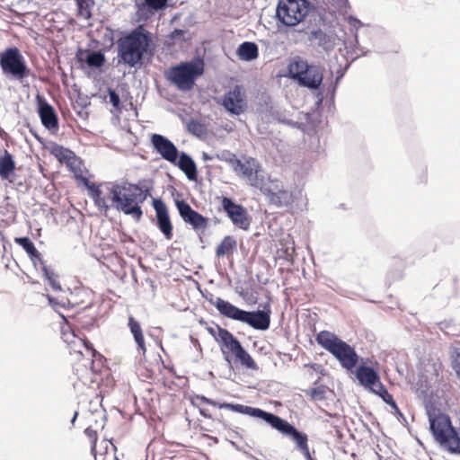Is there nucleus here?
<instances>
[{
    "label": "nucleus",
    "mask_w": 460,
    "mask_h": 460,
    "mask_svg": "<svg viewBox=\"0 0 460 460\" xmlns=\"http://www.w3.org/2000/svg\"><path fill=\"white\" fill-rule=\"evenodd\" d=\"M318 345L330 352L348 371L353 372L360 385L366 389L372 388L380 379L376 370L372 367L359 365L358 355L355 349L329 331H321L315 336Z\"/></svg>",
    "instance_id": "1"
},
{
    "label": "nucleus",
    "mask_w": 460,
    "mask_h": 460,
    "mask_svg": "<svg viewBox=\"0 0 460 460\" xmlns=\"http://www.w3.org/2000/svg\"><path fill=\"white\" fill-rule=\"evenodd\" d=\"M155 45L152 33L139 24L125 32L117 40L118 64L133 68L132 74L146 66V58L154 55Z\"/></svg>",
    "instance_id": "2"
},
{
    "label": "nucleus",
    "mask_w": 460,
    "mask_h": 460,
    "mask_svg": "<svg viewBox=\"0 0 460 460\" xmlns=\"http://www.w3.org/2000/svg\"><path fill=\"white\" fill-rule=\"evenodd\" d=\"M207 300L225 318L245 323L257 331H267L270 327L271 309L269 302L263 305L262 309L246 311L227 300L219 296H214L212 294H210L209 298L207 297Z\"/></svg>",
    "instance_id": "3"
},
{
    "label": "nucleus",
    "mask_w": 460,
    "mask_h": 460,
    "mask_svg": "<svg viewBox=\"0 0 460 460\" xmlns=\"http://www.w3.org/2000/svg\"><path fill=\"white\" fill-rule=\"evenodd\" d=\"M317 13L309 0H279L275 17L278 27L303 28L311 22Z\"/></svg>",
    "instance_id": "4"
},
{
    "label": "nucleus",
    "mask_w": 460,
    "mask_h": 460,
    "mask_svg": "<svg viewBox=\"0 0 460 460\" xmlns=\"http://www.w3.org/2000/svg\"><path fill=\"white\" fill-rule=\"evenodd\" d=\"M110 184L111 186L108 188V190L110 193L109 198L112 203L111 206L124 215L130 216L137 222L140 221L144 212L134 187H130L133 183L124 181Z\"/></svg>",
    "instance_id": "5"
},
{
    "label": "nucleus",
    "mask_w": 460,
    "mask_h": 460,
    "mask_svg": "<svg viewBox=\"0 0 460 460\" xmlns=\"http://www.w3.org/2000/svg\"><path fill=\"white\" fill-rule=\"evenodd\" d=\"M205 72L203 58L196 56L189 61L181 62L169 68L166 78L178 90L188 92L191 90L196 80Z\"/></svg>",
    "instance_id": "6"
},
{
    "label": "nucleus",
    "mask_w": 460,
    "mask_h": 460,
    "mask_svg": "<svg viewBox=\"0 0 460 460\" xmlns=\"http://www.w3.org/2000/svg\"><path fill=\"white\" fill-rule=\"evenodd\" d=\"M288 75L298 85L312 91L319 90L323 80V67L314 63H309L299 56H296L290 60L288 66Z\"/></svg>",
    "instance_id": "7"
},
{
    "label": "nucleus",
    "mask_w": 460,
    "mask_h": 460,
    "mask_svg": "<svg viewBox=\"0 0 460 460\" xmlns=\"http://www.w3.org/2000/svg\"><path fill=\"white\" fill-rule=\"evenodd\" d=\"M208 333L222 346L230 351L243 367L250 370H258L259 367L252 357L243 348L240 341L227 329L217 324V331L208 327Z\"/></svg>",
    "instance_id": "8"
},
{
    "label": "nucleus",
    "mask_w": 460,
    "mask_h": 460,
    "mask_svg": "<svg viewBox=\"0 0 460 460\" xmlns=\"http://www.w3.org/2000/svg\"><path fill=\"white\" fill-rule=\"evenodd\" d=\"M0 67L4 75L20 83L31 75V68L16 47H9L0 52Z\"/></svg>",
    "instance_id": "9"
},
{
    "label": "nucleus",
    "mask_w": 460,
    "mask_h": 460,
    "mask_svg": "<svg viewBox=\"0 0 460 460\" xmlns=\"http://www.w3.org/2000/svg\"><path fill=\"white\" fill-rule=\"evenodd\" d=\"M258 420H261L272 429L279 431L283 435L289 437L300 449L305 447L308 442V437L305 433L298 430L293 424L289 423L287 420L264 410H261Z\"/></svg>",
    "instance_id": "10"
},
{
    "label": "nucleus",
    "mask_w": 460,
    "mask_h": 460,
    "mask_svg": "<svg viewBox=\"0 0 460 460\" xmlns=\"http://www.w3.org/2000/svg\"><path fill=\"white\" fill-rule=\"evenodd\" d=\"M221 205L224 212L234 226L244 231L249 230L252 218L243 205L225 196L222 198Z\"/></svg>",
    "instance_id": "11"
},
{
    "label": "nucleus",
    "mask_w": 460,
    "mask_h": 460,
    "mask_svg": "<svg viewBox=\"0 0 460 460\" xmlns=\"http://www.w3.org/2000/svg\"><path fill=\"white\" fill-rule=\"evenodd\" d=\"M218 103L231 115L243 113L247 109V102L243 86L235 84L221 96Z\"/></svg>",
    "instance_id": "12"
},
{
    "label": "nucleus",
    "mask_w": 460,
    "mask_h": 460,
    "mask_svg": "<svg viewBox=\"0 0 460 460\" xmlns=\"http://www.w3.org/2000/svg\"><path fill=\"white\" fill-rule=\"evenodd\" d=\"M175 207L182 221L190 225L197 233H203L208 226V218L196 211L183 199L174 200Z\"/></svg>",
    "instance_id": "13"
},
{
    "label": "nucleus",
    "mask_w": 460,
    "mask_h": 460,
    "mask_svg": "<svg viewBox=\"0 0 460 460\" xmlns=\"http://www.w3.org/2000/svg\"><path fill=\"white\" fill-rule=\"evenodd\" d=\"M295 31L305 34L312 46L321 49L326 53H330L334 49L335 36L320 28H312L310 23L303 28L295 29Z\"/></svg>",
    "instance_id": "14"
},
{
    "label": "nucleus",
    "mask_w": 460,
    "mask_h": 460,
    "mask_svg": "<svg viewBox=\"0 0 460 460\" xmlns=\"http://www.w3.org/2000/svg\"><path fill=\"white\" fill-rule=\"evenodd\" d=\"M35 100L37 112L42 126L52 134H55L59 128L58 116L55 108L40 93L36 95Z\"/></svg>",
    "instance_id": "15"
},
{
    "label": "nucleus",
    "mask_w": 460,
    "mask_h": 460,
    "mask_svg": "<svg viewBox=\"0 0 460 460\" xmlns=\"http://www.w3.org/2000/svg\"><path fill=\"white\" fill-rule=\"evenodd\" d=\"M152 206L155 212V225L166 240H171L173 235V226L171 221L168 208L161 198H155Z\"/></svg>",
    "instance_id": "16"
},
{
    "label": "nucleus",
    "mask_w": 460,
    "mask_h": 460,
    "mask_svg": "<svg viewBox=\"0 0 460 460\" xmlns=\"http://www.w3.org/2000/svg\"><path fill=\"white\" fill-rule=\"evenodd\" d=\"M150 143L154 150L160 155V156L171 163H174L175 156H179V150L172 141L167 137L154 133L151 135Z\"/></svg>",
    "instance_id": "17"
},
{
    "label": "nucleus",
    "mask_w": 460,
    "mask_h": 460,
    "mask_svg": "<svg viewBox=\"0 0 460 460\" xmlns=\"http://www.w3.org/2000/svg\"><path fill=\"white\" fill-rule=\"evenodd\" d=\"M435 441L451 454L460 455V435L451 424L433 436Z\"/></svg>",
    "instance_id": "18"
},
{
    "label": "nucleus",
    "mask_w": 460,
    "mask_h": 460,
    "mask_svg": "<svg viewBox=\"0 0 460 460\" xmlns=\"http://www.w3.org/2000/svg\"><path fill=\"white\" fill-rule=\"evenodd\" d=\"M264 195L267 197L270 204L277 208H288L294 202V197L291 191L283 189L279 181H271V185L265 190Z\"/></svg>",
    "instance_id": "19"
},
{
    "label": "nucleus",
    "mask_w": 460,
    "mask_h": 460,
    "mask_svg": "<svg viewBox=\"0 0 460 460\" xmlns=\"http://www.w3.org/2000/svg\"><path fill=\"white\" fill-rule=\"evenodd\" d=\"M168 0H136L138 20L146 21L167 6Z\"/></svg>",
    "instance_id": "20"
},
{
    "label": "nucleus",
    "mask_w": 460,
    "mask_h": 460,
    "mask_svg": "<svg viewBox=\"0 0 460 460\" xmlns=\"http://www.w3.org/2000/svg\"><path fill=\"white\" fill-rule=\"evenodd\" d=\"M172 165L177 166L187 177L189 181H195L198 179V168L193 158L184 151L179 152V156H175Z\"/></svg>",
    "instance_id": "21"
},
{
    "label": "nucleus",
    "mask_w": 460,
    "mask_h": 460,
    "mask_svg": "<svg viewBox=\"0 0 460 460\" xmlns=\"http://www.w3.org/2000/svg\"><path fill=\"white\" fill-rule=\"evenodd\" d=\"M75 58L81 65H86L90 68H101L106 62V58L103 52L90 51L79 49L76 51Z\"/></svg>",
    "instance_id": "22"
},
{
    "label": "nucleus",
    "mask_w": 460,
    "mask_h": 460,
    "mask_svg": "<svg viewBox=\"0 0 460 460\" xmlns=\"http://www.w3.org/2000/svg\"><path fill=\"white\" fill-rule=\"evenodd\" d=\"M435 411V407L426 406V412L429 423V430L432 436L446 428V426L451 427L452 422L450 417L447 414L442 412L436 413Z\"/></svg>",
    "instance_id": "23"
},
{
    "label": "nucleus",
    "mask_w": 460,
    "mask_h": 460,
    "mask_svg": "<svg viewBox=\"0 0 460 460\" xmlns=\"http://www.w3.org/2000/svg\"><path fill=\"white\" fill-rule=\"evenodd\" d=\"M81 181L89 192V197L93 200L94 205L100 211L105 213L110 210L111 207L105 198L102 196V190L100 186L94 182L90 181L86 177L81 176Z\"/></svg>",
    "instance_id": "24"
},
{
    "label": "nucleus",
    "mask_w": 460,
    "mask_h": 460,
    "mask_svg": "<svg viewBox=\"0 0 460 460\" xmlns=\"http://www.w3.org/2000/svg\"><path fill=\"white\" fill-rule=\"evenodd\" d=\"M208 405L218 407L219 409H226L232 411L234 412H237L243 415H247L254 419H258L259 414L261 412V408L252 407L248 405H243L240 403H233V402H218L212 399H208Z\"/></svg>",
    "instance_id": "25"
},
{
    "label": "nucleus",
    "mask_w": 460,
    "mask_h": 460,
    "mask_svg": "<svg viewBox=\"0 0 460 460\" xmlns=\"http://www.w3.org/2000/svg\"><path fill=\"white\" fill-rule=\"evenodd\" d=\"M45 148L49 150L50 155L61 164H66L68 167H72L73 162L75 160V154L63 146L58 145L56 142L50 141Z\"/></svg>",
    "instance_id": "26"
},
{
    "label": "nucleus",
    "mask_w": 460,
    "mask_h": 460,
    "mask_svg": "<svg viewBox=\"0 0 460 460\" xmlns=\"http://www.w3.org/2000/svg\"><path fill=\"white\" fill-rule=\"evenodd\" d=\"M15 169L16 164L13 155L4 149L0 155V178L14 183Z\"/></svg>",
    "instance_id": "27"
},
{
    "label": "nucleus",
    "mask_w": 460,
    "mask_h": 460,
    "mask_svg": "<svg viewBox=\"0 0 460 460\" xmlns=\"http://www.w3.org/2000/svg\"><path fill=\"white\" fill-rule=\"evenodd\" d=\"M15 243L19 244L28 254L31 261L36 266L37 263H40L44 260L42 259L41 253L37 250L33 242L27 236H21L15 238Z\"/></svg>",
    "instance_id": "28"
},
{
    "label": "nucleus",
    "mask_w": 460,
    "mask_h": 460,
    "mask_svg": "<svg viewBox=\"0 0 460 460\" xmlns=\"http://www.w3.org/2000/svg\"><path fill=\"white\" fill-rule=\"evenodd\" d=\"M128 326L129 328L130 333L132 334L134 341L137 346L138 351H141L143 355L146 352L145 338L143 334V331L139 322L135 319L133 316L128 317Z\"/></svg>",
    "instance_id": "29"
},
{
    "label": "nucleus",
    "mask_w": 460,
    "mask_h": 460,
    "mask_svg": "<svg viewBox=\"0 0 460 460\" xmlns=\"http://www.w3.org/2000/svg\"><path fill=\"white\" fill-rule=\"evenodd\" d=\"M236 55L243 61H252L259 56L258 45L252 41H243L238 46Z\"/></svg>",
    "instance_id": "30"
},
{
    "label": "nucleus",
    "mask_w": 460,
    "mask_h": 460,
    "mask_svg": "<svg viewBox=\"0 0 460 460\" xmlns=\"http://www.w3.org/2000/svg\"><path fill=\"white\" fill-rule=\"evenodd\" d=\"M258 164L259 163L257 160L252 157L247 158L245 162H242L240 159H238L233 168V171L237 176L248 180L249 177L252 176V172L255 170Z\"/></svg>",
    "instance_id": "31"
},
{
    "label": "nucleus",
    "mask_w": 460,
    "mask_h": 460,
    "mask_svg": "<svg viewBox=\"0 0 460 460\" xmlns=\"http://www.w3.org/2000/svg\"><path fill=\"white\" fill-rule=\"evenodd\" d=\"M40 265L43 277L48 284L51 287L52 290L59 293H66V291L62 288L59 281L58 280V275L54 271V270L49 267L45 261H41Z\"/></svg>",
    "instance_id": "32"
},
{
    "label": "nucleus",
    "mask_w": 460,
    "mask_h": 460,
    "mask_svg": "<svg viewBox=\"0 0 460 460\" xmlns=\"http://www.w3.org/2000/svg\"><path fill=\"white\" fill-rule=\"evenodd\" d=\"M236 240L232 235H226L223 238L220 243L216 248V255L217 257H224L229 252L236 249Z\"/></svg>",
    "instance_id": "33"
},
{
    "label": "nucleus",
    "mask_w": 460,
    "mask_h": 460,
    "mask_svg": "<svg viewBox=\"0 0 460 460\" xmlns=\"http://www.w3.org/2000/svg\"><path fill=\"white\" fill-rule=\"evenodd\" d=\"M345 48L348 49V53L351 54L352 60H355L362 56H366L368 53V50L366 49V48L360 46L357 33L354 35L352 40L349 42L345 41Z\"/></svg>",
    "instance_id": "34"
},
{
    "label": "nucleus",
    "mask_w": 460,
    "mask_h": 460,
    "mask_svg": "<svg viewBox=\"0 0 460 460\" xmlns=\"http://www.w3.org/2000/svg\"><path fill=\"white\" fill-rule=\"evenodd\" d=\"M261 166L258 164L252 172V176L249 177L248 181L252 187L260 189V190L264 194L265 190H268L270 185L267 184L263 175L261 174Z\"/></svg>",
    "instance_id": "35"
},
{
    "label": "nucleus",
    "mask_w": 460,
    "mask_h": 460,
    "mask_svg": "<svg viewBox=\"0 0 460 460\" xmlns=\"http://www.w3.org/2000/svg\"><path fill=\"white\" fill-rule=\"evenodd\" d=\"M43 296L48 299L49 306L55 312L58 313L59 314H60L59 310L61 308L66 309L70 305L69 299L62 295H59L58 296H53L49 294H44Z\"/></svg>",
    "instance_id": "36"
},
{
    "label": "nucleus",
    "mask_w": 460,
    "mask_h": 460,
    "mask_svg": "<svg viewBox=\"0 0 460 460\" xmlns=\"http://www.w3.org/2000/svg\"><path fill=\"white\" fill-rule=\"evenodd\" d=\"M130 187H134L141 204H143L148 197L152 196L153 186L149 182L139 181L137 183H133Z\"/></svg>",
    "instance_id": "37"
},
{
    "label": "nucleus",
    "mask_w": 460,
    "mask_h": 460,
    "mask_svg": "<svg viewBox=\"0 0 460 460\" xmlns=\"http://www.w3.org/2000/svg\"><path fill=\"white\" fill-rule=\"evenodd\" d=\"M187 129L191 135L199 138L205 137L208 133L206 125L195 119H190L188 121Z\"/></svg>",
    "instance_id": "38"
},
{
    "label": "nucleus",
    "mask_w": 460,
    "mask_h": 460,
    "mask_svg": "<svg viewBox=\"0 0 460 460\" xmlns=\"http://www.w3.org/2000/svg\"><path fill=\"white\" fill-rule=\"evenodd\" d=\"M94 5V0H78L76 2L77 14L86 20L92 18L91 7Z\"/></svg>",
    "instance_id": "39"
},
{
    "label": "nucleus",
    "mask_w": 460,
    "mask_h": 460,
    "mask_svg": "<svg viewBox=\"0 0 460 460\" xmlns=\"http://www.w3.org/2000/svg\"><path fill=\"white\" fill-rule=\"evenodd\" d=\"M215 157L220 161L227 163L232 169L239 159L234 153L229 150H222L216 154Z\"/></svg>",
    "instance_id": "40"
},
{
    "label": "nucleus",
    "mask_w": 460,
    "mask_h": 460,
    "mask_svg": "<svg viewBox=\"0 0 460 460\" xmlns=\"http://www.w3.org/2000/svg\"><path fill=\"white\" fill-rule=\"evenodd\" d=\"M326 387L324 385L310 388L305 394L314 401H322L325 399Z\"/></svg>",
    "instance_id": "41"
},
{
    "label": "nucleus",
    "mask_w": 460,
    "mask_h": 460,
    "mask_svg": "<svg viewBox=\"0 0 460 460\" xmlns=\"http://www.w3.org/2000/svg\"><path fill=\"white\" fill-rule=\"evenodd\" d=\"M107 93H108V96L110 99V102L112 105V107L117 111H121L122 104H121L119 94L117 93V91L113 88L108 87Z\"/></svg>",
    "instance_id": "42"
},
{
    "label": "nucleus",
    "mask_w": 460,
    "mask_h": 460,
    "mask_svg": "<svg viewBox=\"0 0 460 460\" xmlns=\"http://www.w3.org/2000/svg\"><path fill=\"white\" fill-rule=\"evenodd\" d=\"M451 367L460 379V349H454L450 356Z\"/></svg>",
    "instance_id": "43"
},
{
    "label": "nucleus",
    "mask_w": 460,
    "mask_h": 460,
    "mask_svg": "<svg viewBox=\"0 0 460 460\" xmlns=\"http://www.w3.org/2000/svg\"><path fill=\"white\" fill-rule=\"evenodd\" d=\"M85 348L88 350H91L92 357L94 358V359H92V361H91V369L93 372H97L100 366L96 367L95 362H96V360L101 361L102 359V356L93 349V344L89 341H87V343H85Z\"/></svg>",
    "instance_id": "44"
},
{
    "label": "nucleus",
    "mask_w": 460,
    "mask_h": 460,
    "mask_svg": "<svg viewBox=\"0 0 460 460\" xmlns=\"http://www.w3.org/2000/svg\"><path fill=\"white\" fill-rule=\"evenodd\" d=\"M84 434L91 439V452L94 454L96 450L97 432L91 428H87L84 430Z\"/></svg>",
    "instance_id": "45"
},
{
    "label": "nucleus",
    "mask_w": 460,
    "mask_h": 460,
    "mask_svg": "<svg viewBox=\"0 0 460 460\" xmlns=\"http://www.w3.org/2000/svg\"><path fill=\"white\" fill-rule=\"evenodd\" d=\"M371 393L378 395L380 398L384 396L385 394H388L387 389L385 386L380 382V379L376 384H375V386H372V388L368 389Z\"/></svg>",
    "instance_id": "46"
},
{
    "label": "nucleus",
    "mask_w": 460,
    "mask_h": 460,
    "mask_svg": "<svg viewBox=\"0 0 460 460\" xmlns=\"http://www.w3.org/2000/svg\"><path fill=\"white\" fill-rule=\"evenodd\" d=\"M186 33V31L184 30H181V29H174L171 33H170V38L171 40L176 41V40H183V37Z\"/></svg>",
    "instance_id": "47"
},
{
    "label": "nucleus",
    "mask_w": 460,
    "mask_h": 460,
    "mask_svg": "<svg viewBox=\"0 0 460 460\" xmlns=\"http://www.w3.org/2000/svg\"><path fill=\"white\" fill-rule=\"evenodd\" d=\"M283 124H286L293 128L303 129L304 124L302 122L294 121L292 119H279Z\"/></svg>",
    "instance_id": "48"
},
{
    "label": "nucleus",
    "mask_w": 460,
    "mask_h": 460,
    "mask_svg": "<svg viewBox=\"0 0 460 460\" xmlns=\"http://www.w3.org/2000/svg\"><path fill=\"white\" fill-rule=\"evenodd\" d=\"M306 460H314L309 451L308 445L299 449Z\"/></svg>",
    "instance_id": "49"
},
{
    "label": "nucleus",
    "mask_w": 460,
    "mask_h": 460,
    "mask_svg": "<svg viewBox=\"0 0 460 460\" xmlns=\"http://www.w3.org/2000/svg\"><path fill=\"white\" fill-rule=\"evenodd\" d=\"M315 114L314 113H305V120L307 123L313 124L314 126L316 124V119H314Z\"/></svg>",
    "instance_id": "50"
},
{
    "label": "nucleus",
    "mask_w": 460,
    "mask_h": 460,
    "mask_svg": "<svg viewBox=\"0 0 460 460\" xmlns=\"http://www.w3.org/2000/svg\"><path fill=\"white\" fill-rule=\"evenodd\" d=\"M394 413L400 421H402L403 423H407V420H406L405 416L403 415V413L400 411V409H398V411H394Z\"/></svg>",
    "instance_id": "51"
},
{
    "label": "nucleus",
    "mask_w": 460,
    "mask_h": 460,
    "mask_svg": "<svg viewBox=\"0 0 460 460\" xmlns=\"http://www.w3.org/2000/svg\"><path fill=\"white\" fill-rule=\"evenodd\" d=\"M349 24L353 27H356L357 29L362 26V22L358 19L354 17L349 18Z\"/></svg>",
    "instance_id": "52"
},
{
    "label": "nucleus",
    "mask_w": 460,
    "mask_h": 460,
    "mask_svg": "<svg viewBox=\"0 0 460 460\" xmlns=\"http://www.w3.org/2000/svg\"><path fill=\"white\" fill-rule=\"evenodd\" d=\"M30 132L32 134V136L40 143L42 144L44 146H46L45 145V141H44V138L41 137L36 131L32 130V129H30Z\"/></svg>",
    "instance_id": "53"
},
{
    "label": "nucleus",
    "mask_w": 460,
    "mask_h": 460,
    "mask_svg": "<svg viewBox=\"0 0 460 460\" xmlns=\"http://www.w3.org/2000/svg\"><path fill=\"white\" fill-rule=\"evenodd\" d=\"M381 399L383 400V402L385 403L388 404L389 402H393L394 397L390 393H388V394H385L384 396H382Z\"/></svg>",
    "instance_id": "54"
},
{
    "label": "nucleus",
    "mask_w": 460,
    "mask_h": 460,
    "mask_svg": "<svg viewBox=\"0 0 460 460\" xmlns=\"http://www.w3.org/2000/svg\"><path fill=\"white\" fill-rule=\"evenodd\" d=\"M199 411L200 415L203 416L204 418L212 419L211 414L208 412V411L207 409L199 408Z\"/></svg>",
    "instance_id": "55"
},
{
    "label": "nucleus",
    "mask_w": 460,
    "mask_h": 460,
    "mask_svg": "<svg viewBox=\"0 0 460 460\" xmlns=\"http://www.w3.org/2000/svg\"><path fill=\"white\" fill-rule=\"evenodd\" d=\"M190 341H191V343H192L195 347H197V348H198V349H199V350H200V351H201L202 348H201V345H200V343H199V340H198V339H196V338H194V337L190 336Z\"/></svg>",
    "instance_id": "56"
},
{
    "label": "nucleus",
    "mask_w": 460,
    "mask_h": 460,
    "mask_svg": "<svg viewBox=\"0 0 460 460\" xmlns=\"http://www.w3.org/2000/svg\"><path fill=\"white\" fill-rule=\"evenodd\" d=\"M195 399L200 401L203 403L208 404V402L209 398H208V397H206L205 395H202V394H197L195 396Z\"/></svg>",
    "instance_id": "57"
},
{
    "label": "nucleus",
    "mask_w": 460,
    "mask_h": 460,
    "mask_svg": "<svg viewBox=\"0 0 460 460\" xmlns=\"http://www.w3.org/2000/svg\"><path fill=\"white\" fill-rule=\"evenodd\" d=\"M224 347L221 346V350H222V353L224 354V359L229 364V366L231 367V358L228 354L226 353V351L224 350L223 349Z\"/></svg>",
    "instance_id": "58"
},
{
    "label": "nucleus",
    "mask_w": 460,
    "mask_h": 460,
    "mask_svg": "<svg viewBox=\"0 0 460 460\" xmlns=\"http://www.w3.org/2000/svg\"><path fill=\"white\" fill-rule=\"evenodd\" d=\"M387 405H389L394 411H398V409H399V407H398L396 402L394 401V399L393 400L392 402H389Z\"/></svg>",
    "instance_id": "59"
},
{
    "label": "nucleus",
    "mask_w": 460,
    "mask_h": 460,
    "mask_svg": "<svg viewBox=\"0 0 460 460\" xmlns=\"http://www.w3.org/2000/svg\"><path fill=\"white\" fill-rule=\"evenodd\" d=\"M387 405H389L394 411H398V409H399V407H398L396 402L394 401V399L393 400L392 402H389Z\"/></svg>",
    "instance_id": "60"
},
{
    "label": "nucleus",
    "mask_w": 460,
    "mask_h": 460,
    "mask_svg": "<svg viewBox=\"0 0 460 460\" xmlns=\"http://www.w3.org/2000/svg\"><path fill=\"white\" fill-rule=\"evenodd\" d=\"M229 442L231 443V445H232V446H233V447H234L237 451H240V452L243 451V449H244V448H243V447H240V446H238L235 442H234V441H232V440H231V441H229Z\"/></svg>",
    "instance_id": "61"
},
{
    "label": "nucleus",
    "mask_w": 460,
    "mask_h": 460,
    "mask_svg": "<svg viewBox=\"0 0 460 460\" xmlns=\"http://www.w3.org/2000/svg\"><path fill=\"white\" fill-rule=\"evenodd\" d=\"M212 158H213V157H212L211 155H209L208 154H207V153L203 152V154H202V159H203L204 161H209V160H212Z\"/></svg>",
    "instance_id": "62"
},
{
    "label": "nucleus",
    "mask_w": 460,
    "mask_h": 460,
    "mask_svg": "<svg viewBox=\"0 0 460 460\" xmlns=\"http://www.w3.org/2000/svg\"><path fill=\"white\" fill-rule=\"evenodd\" d=\"M243 454H244L248 458L250 459H253L254 458V456L252 455L250 452L246 451L245 449H243V451H242Z\"/></svg>",
    "instance_id": "63"
},
{
    "label": "nucleus",
    "mask_w": 460,
    "mask_h": 460,
    "mask_svg": "<svg viewBox=\"0 0 460 460\" xmlns=\"http://www.w3.org/2000/svg\"><path fill=\"white\" fill-rule=\"evenodd\" d=\"M77 417H78V411H75V412H74V415H73V417H72V419H71V421H70L72 425H74V424H75V420H76Z\"/></svg>",
    "instance_id": "64"
}]
</instances>
